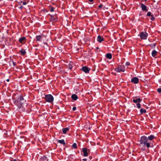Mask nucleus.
Listing matches in <instances>:
<instances>
[{
	"instance_id": "obj_1",
	"label": "nucleus",
	"mask_w": 161,
	"mask_h": 161,
	"mask_svg": "<svg viewBox=\"0 0 161 161\" xmlns=\"http://www.w3.org/2000/svg\"><path fill=\"white\" fill-rule=\"evenodd\" d=\"M140 146L146 147L147 148H152L153 147V144L148 140L147 137L144 135L141 137L140 141Z\"/></svg>"
},
{
	"instance_id": "obj_2",
	"label": "nucleus",
	"mask_w": 161,
	"mask_h": 161,
	"mask_svg": "<svg viewBox=\"0 0 161 161\" xmlns=\"http://www.w3.org/2000/svg\"><path fill=\"white\" fill-rule=\"evenodd\" d=\"M44 98L47 102L49 103H52L54 100L53 97L51 94L45 95Z\"/></svg>"
},
{
	"instance_id": "obj_3",
	"label": "nucleus",
	"mask_w": 161,
	"mask_h": 161,
	"mask_svg": "<svg viewBox=\"0 0 161 161\" xmlns=\"http://www.w3.org/2000/svg\"><path fill=\"white\" fill-rule=\"evenodd\" d=\"M115 70L117 72H124L125 71V67L123 65H119L118 68L115 69Z\"/></svg>"
},
{
	"instance_id": "obj_4",
	"label": "nucleus",
	"mask_w": 161,
	"mask_h": 161,
	"mask_svg": "<svg viewBox=\"0 0 161 161\" xmlns=\"http://www.w3.org/2000/svg\"><path fill=\"white\" fill-rule=\"evenodd\" d=\"M148 34L145 32H142L140 35V38L142 40H146Z\"/></svg>"
},
{
	"instance_id": "obj_5",
	"label": "nucleus",
	"mask_w": 161,
	"mask_h": 161,
	"mask_svg": "<svg viewBox=\"0 0 161 161\" xmlns=\"http://www.w3.org/2000/svg\"><path fill=\"white\" fill-rule=\"evenodd\" d=\"M49 15H50V18L49 19L50 21L52 22L57 21L58 19V17L56 14L54 15H50L49 14Z\"/></svg>"
},
{
	"instance_id": "obj_6",
	"label": "nucleus",
	"mask_w": 161,
	"mask_h": 161,
	"mask_svg": "<svg viewBox=\"0 0 161 161\" xmlns=\"http://www.w3.org/2000/svg\"><path fill=\"white\" fill-rule=\"evenodd\" d=\"M14 104L17 105L19 108H20L23 104V102L19 100V99L15 100L14 102Z\"/></svg>"
},
{
	"instance_id": "obj_7",
	"label": "nucleus",
	"mask_w": 161,
	"mask_h": 161,
	"mask_svg": "<svg viewBox=\"0 0 161 161\" xmlns=\"http://www.w3.org/2000/svg\"><path fill=\"white\" fill-rule=\"evenodd\" d=\"M82 151L83 152V156L86 157L88 156V153L90 151V150L86 148H83L82 149Z\"/></svg>"
},
{
	"instance_id": "obj_8",
	"label": "nucleus",
	"mask_w": 161,
	"mask_h": 161,
	"mask_svg": "<svg viewBox=\"0 0 161 161\" xmlns=\"http://www.w3.org/2000/svg\"><path fill=\"white\" fill-rule=\"evenodd\" d=\"M142 100V99L137 97H133V102L134 103H140Z\"/></svg>"
},
{
	"instance_id": "obj_9",
	"label": "nucleus",
	"mask_w": 161,
	"mask_h": 161,
	"mask_svg": "<svg viewBox=\"0 0 161 161\" xmlns=\"http://www.w3.org/2000/svg\"><path fill=\"white\" fill-rule=\"evenodd\" d=\"M90 69V68H89L86 66H84L82 67L81 70L85 72L86 73H89Z\"/></svg>"
},
{
	"instance_id": "obj_10",
	"label": "nucleus",
	"mask_w": 161,
	"mask_h": 161,
	"mask_svg": "<svg viewBox=\"0 0 161 161\" xmlns=\"http://www.w3.org/2000/svg\"><path fill=\"white\" fill-rule=\"evenodd\" d=\"M131 82L135 84H137L139 83V79L136 77H133L131 80Z\"/></svg>"
},
{
	"instance_id": "obj_11",
	"label": "nucleus",
	"mask_w": 161,
	"mask_h": 161,
	"mask_svg": "<svg viewBox=\"0 0 161 161\" xmlns=\"http://www.w3.org/2000/svg\"><path fill=\"white\" fill-rule=\"evenodd\" d=\"M26 38L25 37H20L19 40V43L23 44L26 42Z\"/></svg>"
},
{
	"instance_id": "obj_12",
	"label": "nucleus",
	"mask_w": 161,
	"mask_h": 161,
	"mask_svg": "<svg viewBox=\"0 0 161 161\" xmlns=\"http://www.w3.org/2000/svg\"><path fill=\"white\" fill-rule=\"evenodd\" d=\"M141 5V8H142V9L144 11H148V9L147 8V7L143 3H141L140 4Z\"/></svg>"
},
{
	"instance_id": "obj_13",
	"label": "nucleus",
	"mask_w": 161,
	"mask_h": 161,
	"mask_svg": "<svg viewBox=\"0 0 161 161\" xmlns=\"http://www.w3.org/2000/svg\"><path fill=\"white\" fill-rule=\"evenodd\" d=\"M97 42L99 43H101L102 41H104V39L103 37L101 36H98L97 38Z\"/></svg>"
},
{
	"instance_id": "obj_14",
	"label": "nucleus",
	"mask_w": 161,
	"mask_h": 161,
	"mask_svg": "<svg viewBox=\"0 0 161 161\" xmlns=\"http://www.w3.org/2000/svg\"><path fill=\"white\" fill-rule=\"evenodd\" d=\"M147 16H151V20L152 21H154L155 19L153 15L151 14V13L150 12H148L147 14Z\"/></svg>"
},
{
	"instance_id": "obj_15",
	"label": "nucleus",
	"mask_w": 161,
	"mask_h": 161,
	"mask_svg": "<svg viewBox=\"0 0 161 161\" xmlns=\"http://www.w3.org/2000/svg\"><path fill=\"white\" fill-rule=\"evenodd\" d=\"M147 16H151V20L152 21H154L155 19L153 15L151 14V13L150 12H148L147 14Z\"/></svg>"
},
{
	"instance_id": "obj_16",
	"label": "nucleus",
	"mask_w": 161,
	"mask_h": 161,
	"mask_svg": "<svg viewBox=\"0 0 161 161\" xmlns=\"http://www.w3.org/2000/svg\"><path fill=\"white\" fill-rule=\"evenodd\" d=\"M155 138V137L153 135H151L148 136V137H147V139L150 142H151V141H152Z\"/></svg>"
},
{
	"instance_id": "obj_17",
	"label": "nucleus",
	"mask_w": 161,
	"mask_h": 161,
	"mask_svg": "<svg viewBox=\"0 0 161 161\" xmlns=\"http://www.w3.org/2000/svg\"><path fill=\"white\" fill-rule=\"evenodd\" d=\"M48 159L45 156H43L42 157L40 158V161H48Z\"/></svg>"
},
{
	"instance_id": "obj_18",
	"label": "nucleus",
	"mask_w": 161,
	"mask_h": 161,
	"mask_svg": "<svg viewBox=\"0 0 161 161\" xmlns=\"http://www.w3.org/2000/svg\"><path fill=\"white\" fill-rule=\"evenodd\" d=\"M71 98L72 100L75 101L77 100L78 99V97L77 95L75 94H73L72 95L71 97Z\"/></svg>"
},
{
	"instance_id": "obj_19",
	"label": "nucleus",
	"mask_w": 161,
	"mask_h": 161,
	"mask_svg": "<svg viewBox=\"0 0 161 161\" xmlns=\"http://www.w3.org/2000/svg\"><path fill=\"white\" fill-rule=\"evenodd\" d=\"M21 54L23 56L25 55L26 53V52L25 50L22 49L19 51Z\"/></svg>"
},
{
	"instance_id": "obj_20",
	"label": "nucleus",
	"mask_w": 161,
	"mask_h": 161,
	"mask_svg": "<svg viewBox=\"0 0 161 161\" xmlns=\"http://www.w3.org/2000/svg\"><path fill=\"white\" fill-rule=\"evenodd\" d=\"M106 58L108 59H110L112 58V55L111 53H107L106 54Z\"/></svg>"
},
{
	"instance_id": "obj_21",
	"label": "nucleus",
	"mask_w": 161,
	"mask_h": 161,
	"mask_svg": "<svg viewBox=\"0 0 161 161\" xmlns=\"http://www.w3.org/2000/svg\"><path fill=\"white\" fill-rule=\"evenodd\" d=\"M36 41H40L41 40L42 36L41 35L36 36Z\"/></svg>"
},
{
	"instance_id": "obj_22",
	"label": "nucleus",
	"mask_w": 161,
	"mask_h": 161,
	"mask_svg": "<svg viewBox=\"0 0 161 161\" xmlns=\"http://www.w3.org/2000/svg\"><path fill=\"white\" fill-rule=\"evenodd\" d=\"M69 131V129L68 128H64L62 129V131L63 132L64 134H66V132L67 131Z\"/></svg>"
},
{
	"instance_id": "obj_23",
	"label": "nucleus",
	"mask_w": 161,
	"mask_h": 161,
	"mask_svg": "<svg viewBox=\"0 0 161 161\" xmlns=\"http://www.w3.org/2000/svg\"><path fill=\"white\" fill-rule=\"evenodd\" d=\"M157 54V52L155 50H153L152 53V55L153 57H155Z\"/></svg>"
},
{
	"instance_id": "obj_24",
	"label": "nucleus",
	"mask_w": 161,
	"mask_h": 161,
	"mask_svg": "<svg viewBox=\"0 0 161 161\" xmlns=\"http://www.w3.org/2000/svg\"><path fill=\"white\" fill-rule=\"evenodd\" d=\"M58 142L60 143L63 145L64 146H65V142L64 140V139L58 140Z\"/></svg>"
},
{
	"instance_id": "obj_25",
	"label": "nucleus",
	"mask_w": 161,
	"mask_h": 161,
	"mask_svg": "<svg viewBox=\"0 0 161 161\" xmlns=\"http://www.w3.org/2000/svg\"><path fill=\"white\" fill-rule=\"evenodd\" d=\"M140 114H142L144 113H146L147 111L146 109L141 108L140 110Z\"/></svg>"
},
{
	"instance_id": "obj_26",
	"label": "nucleus",
	"mask_w": 161,
	"mask_h": 161,
	"mask_svg": "<svg viewBox=\"0 0 161 161\" xmlns=\"http://www.w3.org/2000/svg\"><path fill=\"white\" fill-rule=\"evenodd\" d=\"M18 99H19V100H20L21 102H23V103H24L25 101L23 96H20Z\"/></svg>"
},
{
	"instance_id": "obj_27",
	"label": "nucleus",
	"mask_w": 161,
	"mask_h": 161,
	"mask_svg": "<svg viewBox=\"0 0 161 161\" xmlns=\"http://www.w3.org/2000/svg\"><path fill=\"white\" fill-rule=\"evenodd\" d=\"M48 8L51 12H53L55 9V8H53L51 6H50L48 7Z\"/></svg>"
},
{
	"instance_id": "obj_28",
	"label": "nucleus",
	"mask_w": 161,
	"mask_h": 161,
	"mask_svg": "<svg viewBox=\"0 0 161 161\" xmlns=\"http://www.w3.org/2000/svg\"><path fill=\"white\" fill-rule=\"evenodd\" d=\"M72 146L75 149H76L77 148V144L75 143H73Z\"/></svg>"
},
{
	"instance_id": "obj_29",
	"label": "nucleus",
	"mask_w": 161,
	"mask_h": 161,
	"mask_svg": "<svg viewBox=\"0 0 161 161\" xmlns=\"http://www.w3.org/2000/svg\"><path fill=\"white\" fill-rule=\"evenodd\" d=\"M137 108H141V104L140 103H137L136 104Z\"/></svg>"
},
{
	"instance_id": "obj_30",
	"label": "nucleus",
	"mask_w": 161,
	"mask_h": 161,
	"mask_svg": "<svg viewBox=\"0 0 161 161\" xmlns=\"http://www.w3.org/2000/svg\"><path fill=\"white\" fill-rule=\"evenodd\" d=\"M157 92L158 93H161V88H158L157 89Z\"/></svg>"
},
{
	"instance_id": "obj_31",
	"label": "nucleus",
	"mask_w": 161,
	"mask_h": 161,
	"mask_svg": "<svg viewBox=\"0 0 161 161\" xmlns=\"http://www.w3.org/2000/svg\"><path fill=\"white\" fill-rule=\"evenodd\" d=\"M12 62L13 64L14 65V67L16 65V63L15 62L13 61V60L12 61Z\"/></svg>"
},
{
	"instance_id": "obj_32",
	"label": "nucleus",
	"mask_w": 161,
	"mask_h": 161,
	"mask_svg": "<svg viewBox=\"0 0 161 161\" xmlns=\"http://www.w3.org/2000/svg\"><path fill=\"white\" fill-rule=\"evenodd\" d=\"M130 63L129 62H127L125 63V65L126 66H129L130 65Z\"/></svg>"
},
{
	"instance_id": "obj_33",
	"label": "nucleus",
	"mask_w": 161,
	"mask_h": 161,
	"mask_svg": "<svg viewBox=\"0 0 161 161\" xmlns=\"http://www.w3.org/2000/svg\"><path fill=\"white\" fill-rule=\"evenodd\" d=\"M69 69H71L73 67L70 64V63L69 64Z\"/></svg>"
},
{
	"instance_id": "obj_34",
	"label": "nucleus",
	"mask_w": 161,
	"mask_h": 161,
	"mask_svg": "<svg viewBox=\"0 0 161 161\" xmlns=\"http://www.w3.org/2000/svg\"><path fill=\"white\" fill-rule=\"evenodd\" d=\"M103 7V5L102 4H100L98 6V7L99 8H101Z\"/></svg>"
},
{
	"instance_id": "obj_35",
	"label": "nucleus",
	"mask_w": 161,
	"mask_h": 161,
	"mask_svg": "<svg viewBox=\"0 0 161 161\" xmlns=\"http://www.w3.org/2000/svg\"><path fill=\"white\" fill-rule=\"evenodd\" d=\"M156 45L155 44H152L151 45H149L151 47H155Z\"/></svg>"
},
{
	"instance_id": "obj_36",
	"label": "nucleus",
	"mask_w": 161,
	"mask_h": 161,
	"mask_svg": "<svg viewBox=\"0 0 161 161\" xmlns=\"http://www.w3.org/2000/svg\"><path fill=\"white\" fill-rule=\"evenodd\" d=\"M76 107H73L72 108V110L73 111H75L76 109Z\"/></svg>"
},
{
	"instance_id": "obj_37",
	"label": "nucleus",
	"mask_w": 161,
	"mask_h": 161,
	"mask_svg": "<svg viewBox=\"0 0 161 161\" xmlns=\"http://www.w3.org/2000/svg\"><path fill=\"white\" fill-rule=\"evenodd\" d=\"M23 4L24 5H25L27 3L26 2H23Z\"/></svg>"
},
{
	"instance_id": "obj_38",
	"label": "nucleus",
	"mask_w": 161,
	"mask_h": 161,
	"mask_svg": "<svg viewBox=\"0 0 161 161\" xmlns=\"http://www.w3.org/2000/svg\"><path fill=\"white\" fill-rule=\"evenodd\" d=\"M82 160L83 161H87V159L86 158H84Z\"/></svg>"
},
{
	"instance_id": "obj_39",
	"label": "nucleus",
	"mask_w": 161,
	"mask_h": 161,
	"mask_svg": "<svg viewBox=\"0 0 161 161\" xmlns=\"http://www.w3.org/2000/svg\"><path fill=\"white\" fill-rule=\"evenodd\" d=\"M89 158L90 159H92V157L90 156H89Z\"/></svg>"
},
{
	"instance_id": "obj_40",
	"label": "nucleus",
	"mask_w": 161,
	"mask_h": 161,
	"mask_svg": "<svg viewBox=\"0 0 161 161\" xmlns=\"http://www.w3.org/2000/svg\"><path fill=\"white\" fill-rule=\"evenodd\" d=\"M6 81L7 82H9V79H7V80H6Z\"/></svg>"
},
{
	"instance_id": "obj_41",
	"label": "nucleus",
	"mask_w": 161,
	"mask_h": 161,
	"mask_svg": "<svg viewBox=\"0 0 161 161\" xmlns=\"http://www.w3.org/2000/svg\"><path fill=\"white\" fill-rule=\"evenodd\" d=\"M88 0L89 1L91 2H92L93 1V0Z\"/></svg>"
},
{
	"instance_id": "obj_42",
	"label": "nucleus",
	"mask_w": 161,
	"mask_h": 161,
	"mask_svg": "<svg viewBox=\"0 0 161 161\" xmlns=\"http://www.w3.org/2000/svg\"><path fill=\"white\" fill-rule=\"evenodd\" d=\"M17 161V160L16 159H14L13 160V161Z\"/></svg>"
},
{
	"instance_id": "obj_43",
	"label": "nucleus",
	"mask_w": 161,
	"mask_h": 161,
	"mask_svg": "<svg viewBox=\"0 0 161 161\" xmlns=\"http://www.w3.org/2000/svg\"><path fill=\"white\" fill-rule=\"evenodd\" d=\"M98 49V47H97V49Z\"/></svg>"
},
{
	"instance_id": "obj_44",
	"label": "nucleus",
	"mask_w": 161,
	"mask_h": 161,
	"mask_svg": "<svg viewBox=\"0 0 161 161\" xmlns=\"http://www.w3.org/2000/svg\"><path fill=\"white\" fill-rule=\"evenodd\" d=\"M147 0H145V1H146Z\"/></svg>"
}]
</instances>
